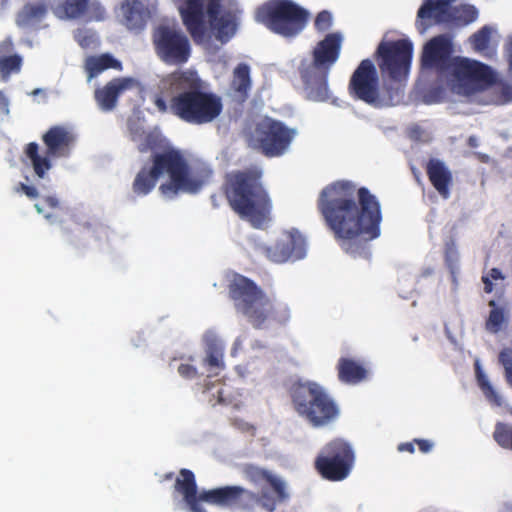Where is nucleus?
I'll return each instance as SVG.
<instances>
[{"instance_id": "54", "label": "nucleus", "mask_w": 512, "mask_h": 512, "mask_svg": "<svg viewBox=\"0 0 512 512\" xmlns=\"http://www.w3.org/2000/svg\"><path fill=\"white\" fill-rule=\"evenodd\" d=\"M172 476H173V473H168V474L165 475V478L166 479H171Z\"/></svg>"}, {"instance_id": "52", "label": "nucleus", "mask_w": 512, "mask_h": 512, "mask_svg": "<svg viewBox=\"0 0 512 512\" xmlns=\"http://www.w3.org/2000/svg\"><path fill=\"white\" fill-rule=\"evenodd\" d=\"M211 200H212V202H213V206H214V207H217V206H218V205H217V203H216V202H217V195H215V194H214V195H212V196H211Z\"/></svg>"}, {"instance_id": "21", "label": "nucleus", "mask_w": 512, "mask_h": 512, "mask_svg": "<svg viewBox=\"0 0 512 512\" xmlns=\"http://www.w3.org/2000/svg\"><path fill=\"white\" fill-rule=\"evenodd\" d=\"M131 78H114L103 88L95 91V99L103 111H111L116 105L119 96L133 86Z\"/></svg>"}, {"instance_id": "39", "label": "nucleus", "mask_w": 512, "mask_h": 512, "mask_svg": "<svg viewBox=\"0 0 512 512\" xmlns=\"http://www.w3.org/2000/svg\"><path fill=\"white\" fill-rule=\"evenodd\" d=\"M332 24V16L330 12L323 10L318 13L315 19V28L319 31H326Z\"/></svg>"}, {"instance_id": "38", "label": "nucleus", "mask_w": 512, "mask_h": 512, "mask_svg": "<svg viewBox=\"0 0 512 512\" xmlns=\"http://www.w3.org/2000/svg\"><path fill=\"white\" fill-rule=\"evenodd\" d=\"M499 361L504 368L505 378L508 382L512 379V350L509 348L503 349L499 354Z\"/></svg>"}, {"instance_id": "36", "label": "nucleus", "mask_w": 512, "mask_h": 512, "mask_svg": "<svg viewBox=\"0 0 512 512\" xmlns=\"http://www.w3.org/2000/svg\"><path fill=\"white\" fill-rule=\"evenodd\" d=\"M102 229V226L98 223L83 222L77 223L73 232L79 237L89 235L91 237L98 238V234Z\"/></svg>"}, {"instance_id": "2", "label": "nucleus", "mask_w": 512, "mask_h": 512, "mask_svg": "<svg viewBox=\"0 0 512 512\" xmlns=\"http://www.w3.org/2000/svg\"><path fill=\"white\" fill-rule=\"evenodd\" d=\"M242 473L248 482L261 486L258 493L238 485L223 486L198 493L195 475L186 468L179 471L174 489L183 496L191 512H206L201 502L249 512L259 506L266 512H275L279 504L289 499L285 481L272 472L253 464H245Z\"/></svg>"}, {"instance_id": "40", "label": "nucleus", "mask_w": 512, "mask_h": 512, "mask_svg": "<svg viewBox=\"0 0 512 512\" xmlns=\"http://www.w3.org/2000/svg\"><path fill=\"white\" fill-rule=\"evenodd\" d=\"M45 206L50 209H56L59 207V200L55 196H47L43 198L42 204H35V208L40 214H44Z\"/></svg>"}, {"instance_id": "33", "label": "nucleus", "mask_w": 512, "mask_h": 512, "mask_svg": "<svg viewBox=\"0 0 512 512\" xmlns=\"http://www.w3.org/2000/svg\"><path fill=\"white\" fill-rule=\"evenodd\" d=\"M489 306L492 307L489 317L486 321V329L491 333H497L505 323V313L502 307H496L495 301L491 300Z\"/></svg>"}, {"instance_id": "44", "label": "nucleus", "mask_w": 512, "mask_h": 512, "mask_svg": "<svg viewBox=\"0 0 512 512\" xmlns=\"http://www.w3.org/2000/svg\"><path fill=\"white\" fill-rule=\"evenodd\" d=\"M0 112L5 115L9 113V100L2 90H0Z\"/></svg>"}, {"instance_id": "31", "label": "nucleus", "mask_w": 512, "mask_h": 512, "mask_svg": "<svg viewBox=\"0 0 512 512\" xmlns=\"http://www.w3.org/2000/svg\"><path fill=\"white\" fill-rule=\"evenodd\" d=\"M23 59L18 54L0 57V76L1 79L7 81L12 74L21 71Z\"/></svg>"}, {"instance_id": "18", "label": "nucleus", "mask_w": 512, "mask_h": 512, "mask_svg": "<svg viewBox=\"0 0 512 512\" xmlns=\"http://www.w3.org/2000/svg\"><path fill=\"white\" fill-rule=\"evenodd\" d=\"M255 137L264 155L276 157L282 155L289 147L294 130L280 121L265 118L256 125Z\"/></svg>"}, {"instance_id": "37", "label": "nucleus", "mask_w": 512, "mask_h": 512, "mask_svg": "<svg viewBox=\"0 0 512 512\" xmlns=\"http://www.w3.org/2000/svg\"><path fill=\"white\" fill-rule=\"evenodd\" d=\"M445 259L447 266L453 276V280H455V274L459 270L460 254L458 250L454 246H449L446 249Z\"/></svg>"}, {"instance_id": "13", "label": "nucleus", "mask_w": 512, "mask_h": 512, "mask_svg": "<svg viewBox=\"0 0 512 512\" xmlns=\"http://www.w3.org/2000/svg\"><path fill=\"white\" fill-rule=\"evenodd\" d=\"M255 17L275 34L293 38L305 28L309 12L292 0H269L257 9Z\"/></svg>"}, {"instance_id": "3", "label": "nucleus", "mask_w": 512, "mask_h": 512, "mask_svg": "<svg viewBox=\"0 0 512 512\" xmlns=\"http://www.w3.org/2000/svg\"><path fill=\"white\" fill-rule=\"evenodd\" d=\"M164 84L173 95L168 102L160 94L154 96L153 104L159 113H169L184 123L197 126L211 123L221 115V97L206 90L197 71H173L165 77Z\"/></svg>"}, {"instance_id": "35", "label": "nucleus", "mask_w": 512, "mask_h": 512, "mask_svg": "<svg viewBox=\"0 0 512 512\" xmlns=\"http://www.w3.org/2000/svg\"><path fill=\"white\" fill-rule=\"evenodd\" d=\"M494 438L501 447L512 449V426L498 424L494 432Z\"/></svg>"}, {"instance_id": "25", "label": "nucleus", "mask_w": 512, "mask_h": 512, "mask_svg": "<svg viewBox=\"0 0 512 512\" xmlns=\"http://www.w3.org/2000/svg\"><path fill=\"white\" fill-rule=\"evenodd\" d=\"M427 172L438 193L445 199L449 198L453 178L445 163L439 159H431L427 165Z\"/></svg>"}, {"instance_id": "42", "label": "nucleus", "mask_w": 512, "mask_h": 512, "mask_svg": "<svg viewBox=\"0 0 512 512\" xmlns=\"http://www.w3.org/2000/svg\"><path fill=\"white\" fill-rule=\"evenodd\" d=\"M16 191L17 192H23L27 197H29L30 199H35L39 196V193L37 191V189L34 187V186H30V185H27V184H24V183H19L17 188H16Z\"/></svg>"}, {"instance_id": "10", "label": "nucleus", "mask_w": 512, "mask_h": 512, "mask_svg": "<svg viewBox=\"0 0 512 512\" xmlns=\"http://www.w3.org/2000/svg\"><path fill=\"white\" fill-rule=\"evenodd\" d=\"M414 45L407 38L390 39L385 35L379 42L373 62L382 81H387L393 88H399L404 100L405 89L410 76Z\"/></svg>"}, {"instance_id": "26", "label": "nucleus", "mask_w": 512, "mask_h": 512, "mask_svg": "<svg viewBox=\"0 0 512 512\" xmlns=\"http://www.w3.org/2000/svg\"><path fill=\"white\" fill-rule=\"evenodd\" d=\"M48 12V5L45 2L27 3L17 13L15 22L20 28H27L40 23Z\"/></svg>"}, {"instance_id": "55", "label": "nucleus", "mask_w": 512, "mask_h": 512, "mask_svg": "<svg viewBox=\"0 0 512 512\" xmlns=\"http://www.w3.org/2000/svg\"><path fill=\"white\" fill-rule=\"evenodd\" d=\"M44 216H45V218H46V219H48V220H50V219H51V217H52V216H51V214H45Z\"/></svg>"}, {"instance_id": "30", "label": "nucleus", "mask_w": 512, "mask_h": 512, "mask_svg": "<svg viewBox=\"0 0 512 512\" xmlns=\"http://www.w3.org/2000/svg\"><path fill=\"white\" fill-rule=\"evenodd\" d=\"M250 87V68L247 64L241 63L234 70L232 88L235 92L239 93L240 97L244 100L248 96Z\"/></svg>"}, {"instance_id": "56", "label": "nucleus", "mask_w": 512, "mask_h": 512, "mask_svg": "<svg viewBox=\"0 0 512 512\" xmlns=\"http://www.w3.org/2000/svg\"><path fill=\"white\" fill-rule=\"evenodd\" d=\"M510 386H512V379L507 382Z\"/></svg>"}, {"instance_id": "34", "label": "nucleus", "mask_w": 512, "mask_h": 512, "mask_svg": "<svg viewBox=\"0 0 512 512\" xmlns=\"http://www.w3.org/2000/svg\"><path fill=\"white\" fill-rule=\"evenodd\" d=\"M504 279L505 277L501 271L496 268L491 269L489 273L482 278L485 292L490 293L494 289L501 288V284Z\"/></svg>"}, {"instance_id": "43", "label": "nucleus", "mask_w": 512, "mask_h": 512, "mask_svg": "<svg viewBox=\"0 0 512 512\" xmlns=\"http://www.w3.org/2000/svg\"><path fill=\"white\" fill-rule=\"evenodd\" d=\"M14 49V44L11 38H6L2 42H0V57L8 56L10 52Z\"/></svg>"}, {"instance_id": "24", "label": "nucleus", "mask_w": 512, "mask_h": 512, "mask_svg": "<svg viewBox=\"0 0 512 512\" xmlns=\"http://www.w3.org/2000/svg\"><path fill=\"white\" fill-rule=\"evenodd\" d=\"M337 375L340 382L355 385L364 381L368 376L365 366L349 357H341L337 362Z\"/></svg>"}, {"instance_id": "1", "label": "nucleus", "mask_w": 512, "mask_h": 512, "mask_svg": "<svg viewBox=\"0 0 512 512\" xmlns=\"http://www.w3.org/2000/svg\"><path fill=\"white\" fill-rule=\"evenodd\" d=\"M317 207L327 227L346 253L354 257L368 254V243L381 234V205L366 187L348 180L326 186Z\"/></svg>"}, {"instance_id": "53", "label": "nucleus", "mask_w": 512, "mask_h": 512, "mask_svg": "<svg viewBox=\"0 0 512 512\" xmlns=\"http://www.w3.org/2000/svg\"><path fill=\"white\" fill-rule=\"evenodd\" d=\"M411 171H412V174L414 176H416V168L413 165H411Z\"/></svg>"}, {"instance_id": "50", "label": "nucleus", "mask_w": 512, "mask_h": 512, "mask_svg": "<svg viewBox=\"0 0 512 512\" xmlns=\"http://www.w3.org/2000/svg\"><path fill=\"white\" fill-rule=\"evenodd\" d=\"M415 133H416V128H415V127H410V128L408 129V134H409V137H410L411 139H413V138H414V134H415Z\"/></svg>"}, {"instance_id": "15", "label": "nucleus", "mask_w": 512, "mask_h": 512, "mask_svg": "<svg viewBox=\"0 0 512 512\" xmlns=\"http://www.w3.org/2000/svg\"><path fill=\"white\" fill-rule=\"evenodd\" d=\"M152 43L157 57L167 65L181 66L191 57L190 40L176 25L156 26L152 32Z\"/></svg>"}, {"instance_id": "14", "label": "nucleus", "mask_w": 512, "mask_h": 512, "mask_svg": "<svg viewBox=\"0 0 512 512\" xmlns=\"http://www.w3.org/2000/svg\"><path fill=\"white\" fill-rule=\"evenodd\" d=\"M42 141L46 147L44 155H40L39 145L36 142L28 143L24 150L35 175L40 179L45 178L47 172L52 168L51 159L70 156L76 136L67 126L54 125L42 135Z\"/></svg>"}, {"instance_id": "19", "label": "nucleus", "mask_w": 512, "mask_h": 512, "mask_svg": "<svg viewBox=\"0 0 512 512\" xmlns=\"http://www.w3.org/2000/svg\"><path fill=\"white\" fill-rule=\"evenodd\" d=\"M265 256L275 263L298 260L305 256V240L298 233L289 232L264 248Z\"/></svg>"}, {"instance_id": "16", "label": "nucleus", "mask_w": 512, "mask_h": 512, "mask_svg": "<svg viewBox=\"0 0 512 512\" xmlns=\"http://www.w3.org/2000/svg\"><path fill=\"white\" fill-rule=\"evenodd\" d=\"M354 453L351 446L343 440L329 442L315 460V468L329 481L345 479L353 466Z\"/></svg>"}, {"instance_id": "27", "label": "nucleus", "mask_w": 512, "mask_h": 512, "mask_svg": "<svg viewBox=\"0 0 512 512\" xmlns=\"http://www.w3.org/2000/svg\"><path fill=\"white\" fill-rule=\"evenodd\" d=\"M450 54V41L444 36L433 38L424 47L423 51V64L431 65L437 63Z\"/></svg>"}, {"instance_id": "28", "label": "nucleus", "mask_w": 512, "mask_h": 512, "mask_svg": "<svg viewBox=\"0 0 512 512\" xmlns=\"http://www.w3.org/2000/svg\"><path fill=\"white\" fill-rule=\"evenodd\" d=\"M110 68L121 70L122 64L108 53L99 56H90L85 61V69L89 79L98 76L100 73Z\"/></svg>"}, {"instance_id": "12", "label": "nucleus", "mask_w": 512, "mask_h": 512, "mask_svg": "<svg viewBox=\"0 0 512 512\" xmlns=\"http://www.w3.org/2000/svg\"><path fill=\"white\" fill-rule=\"evenodd\" d=\"M447 78L454 93L468 97L490 88L498 81L499 75L480 61L457 57L448 66Z\"/></svg>"}, {"instance_id": "23", "label": "nucleus", "mask_w": 512, "mask_h": 512, "mask_svg": "<svg viewBox=\"0 0 512 512\" xmlns=\"http://www.w3.org/2000/svg\"><path fill=\"white\" fill-rule=\"evenodd\" d=\"M500 41L498 30L494 26H484L469 38L473 50L484 56H493Z\"/></svg>"}, {"instance_id": "29", "label": "nucleus", "mask_w": 512, "mask_h": 512, "mask_svg": "<svg viewBox=\"0 0 512 512\" xmlns=\"http://www.w3.org/2000/svg\"><path fill=\"white\" fill-rule=\"evenodd\" d=\"M475 371L478 384L485 395V397L497 406H507L505 398L502 394L492 385L488 376L483 371L479 360L475 361Z\"/></svg>"}, {"instance_id": "20", "label": "nucleus", "mask_w": 512, "mask_h": 512, "mask_svg": "<svg viewBox=\"0 0 512 512\" xmlns=\"http://www.w3.org/2000/svg\"><path fill=\"white\" fill-rule=\"evenodd\" d=\"M121 11L123 24L135 33L144 30L151 17L149 8L141 0H125L121 4Z\"/></svg>"}, {"instance_id": "22", "label": "nucleus", "mask_w": 512, "mask_h": 512, "mask_svg": "<svg viewBox=\"0 0 512 512\" xmlns=\"http://www.w3.org/2000/svg\"><path fill=\"white\" fill-rule=\"evenodd\" d=\"M91 8L95 12L93 17L95 20H103L105 10L98 2H90V0H64L56 9L55 14L60 18L78 19L82 17L88 9Z\"/></svg>"}, {"instance_id": "9", "label": "nucleus", "mask_w": 512, "mask_h": 512, "mask_svg": "<svg viewBox=\"0 0 512 512\" xmlns=\"http://www.w3.org/2000/svg\"><path fill=\"white\" fill-rule=\"evenodd\" d=\"M288 392L296 413L314 428L329 426L340 416L336 400L315 381L297 380Z\"/></svg>"}, {"instance_id": "32", "label": "nucleus", "mask_w": 512, "mask_h": 512, "mask_svg": "<svg viewBox=\"0 0 512 512\" xmlns=\"http://www.w3.org/2000/svg\"><path fill=\"white\" fill-rule=\"evenodd\" d=\"M223 356H224L223 348L218 346L217 344H211L208 346V349L206 351L204 365L210 371L223 370L225 368Z\"/></svg>"}, {"instance_id": "5", "label": "nucleus", "mask_w": 512, "mask_h": 512, "mask_svg": "<svg viewBox=\"0 0 512 512\" xmlns=\"http://www.w3.org/2000/svg\"><path fill=\"white\" fill-rule=\"evenodd\" d=\"M262 177V169L251 165L227 173L222 186L230 208L257 229L263 228L270 221L272 210Z\"/></svg>"}, {"instance_id": "46", "label": "nucleus", "mask_w": 512, "mask_h": 512, "mask_svg": "<svg viewBox=\"0 0 512 512\" xmlns=\"http://www.w3.org/2000/svg\"><path fill=\"white\" fill-rule=\"evenodd\" d=\"M418 446L424 453H428L434 447V443L429 440H418Z\"/></svg>"}, {"instance_id": "7", "label": "nucleus", "mask_w": 512, "mask_h": 512, "mask_svg": "<svg viewBox=\"0 0 512 512\" xmlns=\"http://www.w3.org/2000/svg\"><path fill=\"white\" fill-rule=\"evenodd\" d=\"M180 14L183 25L196 43L204 41L207 26L217 31L220 38L230 37L236 30V15L232 11L221 14L222 0H173Z\"/></svg>"}, {"instance_id": "6", "label": "nucleus", "mask_w": 512, "mask_h": 512, "mask_svg": "<svg viewBox=\"0 0 512 512\" xmlns=\"http://www.w3.org/2000/svg\"><path fill=\"white\" fill-rule=\"evenodd\" d=\"M228 295L237 313L255 329L285 325L290 319L286 304L273 302L251 279L235 274L228 284Z\"/></svg>"}, {"instance_id": "51", "label": "nucleus", "mask_w": 512, "mask_h": 512, "mask_svg": "<svg viewBox=\"0 0 512 512\" xmlns=\"http://www.w3.org/2000/svg\"><path fill=\"white\" fill-rule=\"evenodd\" d=\"M8 2L9 0H0V7L4 9L7 6Z\"/></svg>"}, {"instance_id": "4", "label": "nucleus", "mask_w": 512, "mask_h": 512, "mask_svg": "<svg viewBox=\"0 0 512 512\" xmlns=\"http://www.w3.org/2000/svg\"><path fill=\"white\" fill-rule=\"evenodd\" d=\"M151 161L152 166L142 167L133 181L132 190L137 196L148 195L163 174L169 176V181L161 184L159 190L169 197L179 192L197 193L212 175V170L206 166L190 172L186 159L176 149L154 153Z\"/></svg>"}, {"instance_id": "17", "label": "nucleus", "mask_w": 512, "mask_h": 512, "mask_svg": "<svg viewBox=\"0 0 512 512\" xmlns=\"http://www.w3.org/2000/svg\"><path fill=\"white\" fill-rule=\"evenodd\" d=\"M453 0H424L418 10V18L432 23L467 25L478 18V11L472 5H453Z\"/></svg>"}, {"instance_id": "48", "label": "nucleus", "mask_w": 512, "mask_h": 512, "mask_svg": "<svg viewBox=\"0 0 512 512\" xmlns=\"http://www.w3.org/2000/svg\"><path fill=\"white\" fill-rule=\"evenodd\" d=\"M241 345V341L239 339H237L234 343V347H233V350H232V355H235L236 354V351H237V348Z\"/></svg>"}, {"instance_id": "8", "label": "nucleus", "mask_w": 512, "mask_h": 512, "mask_svg": "<svg viewBox=\"0 0 512 512\" xmlns=\"http://www.w3.org/2000/svg\"><path fill=\"white\" fill-rule=\"evenodd\" d=\"M341 44L340 34L329 33L313 49L312 60L301 61L298 70L308 99H329L328 75L340 56Z\"/></svg>"}, {"instance_id": "49", "label": "nucleus", "mask_w": 512, "mask_h": 512, "mask_svg": "<svg viewBox=\"0 0 512 512\" xmlns=\"http://www.w3.org/2000/svg\"><path fill=\"white\" fill-rule=\"evenodd\" d=\"M505 96L507 100H512V88H507L505 90Z\"/></svg>"}, {"instance_id": "47", "label": "nucleus", "mask_w": 512, "mask_h": 512, "mask_svg": "<svg viewBox=\"0 0 512 512\" xmlns=\"http://www.w3.org/2000/svg\"><path fill=\"white\" fill-rule=\"evenodd\" d=\"M507 61L509 66V72L512 74V37L506 47Z\"/></svg>"}, {"instance_id": "45", "label": "nucleus", "mask_w": 512, "mask_h": 512, "mask_svg": "<svg viewBox=\"0 0 512 512\" xmlns=\"http://www.w3.org/2000/svg\"><path fill=\"white\" fill-rule=\"evenodd\" d=\"M414 442H416V439L411 442L400 443L397 449L399 452L414 453Z\"/></svg>"}, {"instance_id": "11", "label": "nucleus", "mask_w": 512, "mask_h": 512, "mask_svg": "<svg viewBox=\"0 0 512 512\" xmlns=\"http://www.w3.org/2000/svg\"><path fill=\"white\" fill-rule=\"evenodd\" d=\"M379 75L371 59L362 60L350 77V96L375 108L395 106L403 102L399 88H393L387 81H382L380 85Z\"/></svg>"}, {"instance_id": "41", "label": "nucleus", "mask_w": 512, "mask_h": 512, "mask_svg": "<svg viewBox=\"0 0 512 512\" xmlns=\"http://www.w3.org/2000/svg\"><path fill=\"white\" fill-rule=\"evenodd\" d=\"M178 373L185 379H193L198 375L197 368L190 364H181Z\"/></svg>"}]
</instances>
